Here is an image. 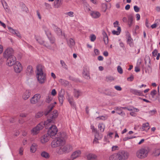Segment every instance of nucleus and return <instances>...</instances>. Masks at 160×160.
<instances>
[{"mask_svg": "<svg viewBox=\"0 0 160 160\" xmlns=\"http://www.w3.org/2000/svg\"><path fill=\"white\" fill-rule=\"evenodd\" d=\"M106 118L105 116H102L100 117H98L96 118V119L97 120H105L106 119Z\"/></svg>", "mask_w": 160, "mask_h": 160, "instance_id": "obj_45", "label": "nucleus"}, {"mask_svg": "<svg viewBox=\"0 0 160 160\" xmlns=\"http://www.w3.org/2000/svg\"><path fill=\"white\" fill-rule=\"evenodd\" d=\"M23 148L22 147H21L19 148V153L20 155H22L23 154Z\"/></svg>", "mask_w": 160, "mask_h": 160, "instance_id": "obj_58", "label": "nucleus"}, {"mask_svg": "<svg viewBox=\"0 0 160 160\" xmlns=\"http://www.w3.org/2000/svg\"><path fill=\"white\" fill-rule=\"evenodd\" d=\"M132 112H131L130 113V114L133 117H136L137 115V114L135 112H134L133 111H132Z\"/></svg>", "mask_w": 160, "mask_h": 160, "instance_id": "obj_57", "label": "nucleus"}, {"mask_svg": "<svg viewBox=\"0 0 160 160\" xmlns=\"http://www.w3.org/2000/svg\"><path fill=\"white\" fill-rule=\"evenodd\" d=\"M102 11L105 12L107 9V6L106 3H103L102 5Z\"/></svg>", "mask_w": 160, "mask_h": 160, "instance_id": "obj_43", "label": "nucleus"}, {"mask_svg": "<svg viewBox=\"0 0 160 160\" xmlns=\"http://www.w3.org/2000/svg\"><path fill=\"white\" fill-rule=\"evenodd\" d=\"M91 129H92V132H97V129L94 128V126L93 125H91Z\"/></svg>", "mask_w": 160, "mask_h": 160, "instance_id": "obj_59", "label": "nucleus"}, {"mask_svg": "<svg viewBox=\"0 0 160 160\" xmlns=\"http://www.w3.org/2000/svg\"><path fill=\"white\" fill-rule=\"evenodd\" d=\"M41 156L46 158H48L50 157L49 154L45 151H43L41 154Z\"/></svg>", "mask_w": 160, "mask_h": 160, "instance_id": "obj_34", "label": "nucleus"}, {"mask_svg": "<svg viewBox=\"0 0 160 160\" xmlns=\"http://www.w3.org/2000/svg\"><path fill=\"white\" fill-rule=\"evenodd\" d=\"M98 128L101 132H103L105 128V125L103 123H99L98 125Z\"/></svg>", "mask_w": 160, "mask_h": 160, "instance_id": "obj_38", "label": "nucleus"}, {"mask_svg": "<svg viewBox=\"0 0 160 160\" xmlns=\"http://www.w3.org/2000/svg\"><path fill=\"white\" fill-rule=\"evenodd\" d=\"M118 31L115 30H113L112 31V33L114 35H119L121 31V28L120 27H118L117 28Z\"/></svg>", "mask_w": 160, "mask_h": 160, "instance_id": "obj_37", "label": "nucleus"}, {"mask_svg": "<svg viewBox=\"0 0 160 160\" xmlns=\"http://www.w3.org/2000/svg\"><path fill=\"white\" fill-rule=\"evenodd\" d=\"M63 0H55L54 6L55 8H58L62 4Z\"/></svg>", "mask_w": 160, "mask_h": 160, "instance_id": "obj_17", "label": "nucleus"}, {"mask_svg": "<svg viewBox=\"0 0 160 160\" xmlns=\"http://www.w3.org/2000/svg\"><path fill=\"white\" fill-rule=\"evenodd\" d=\"M72 150V147L70 145H67L64 146H61L57 148L56 152L59 154L67 153Z\"/></svg>", "mask_w": 160, "mask_h": 160, "instance_id": "obj_5", "label": "nucleus"}, {"mask_svg": "<svg viewBox=\"0 0 160 160\" xmlns=\"http://www.w3.org/2000/svg\"><path fill=\"white\" fill-rule=\"evenodd\" d=\"M58 134H59V136L56 137L52 142L51 146L52 148H56L61 145L63 143L64 138L65 136V134L60 133Z\"/></svg>", "mask_w": 160, "mask_h": 160, "instance_id": "obj_3", "label": "nucleus"}, {"mask_svg": "<svg viewBox=\"0 0 160 160\" xmlns=\"http://www.w3.org/2000/svg\"><path fill=\"white\" fill-rule=\"evenodd\" d=\"M7 58L6 64L9 66L14 65L16 62V58L14 56H11Z\"/></svg>", "mask_w": 160, "mask_h": 160, "instance_id": "obj_9", "label": "nucleus"}, {"mask_svg": "<svg viewBox=\"0 0 160 160\" xmlns=\"http://www.w3.org/2000/svg\"><path fill=\"white\" fill-rule=\"evenodd\" d=\"M114 88L118 91H120L122 90V88L119 86H115L114 87Z\"/></svg>", "mask_w": 160, "mask_h": 160, "instance_id": "obj_56", "label": "nucleus"}, {"mask_svg": "<svg viewBox=\"0 0 160 160\" xmlns=\"http://www.w3.org/2000/svg\"><path fill=\"white\" fill-rule=\"evenodd\" d=\"M57 132L58 129L56 126L55 125L52 126L49 128V129L48 130L47 134L41 137V142L44 143L48 142L49 140L48 137L52 138L56 134Z\"/></svg>", "mask_w": 160, "mask_h": 160, "instance_id": "obj_2", "label": "nucleus"}, {"mask_svg": "<svg viewBox=\"0 0 160 160\" xmlns=\"http://www.w3.org/2000/svg\"><path fill=\"white\" fill-rule=\"evenodd\" d=\"M102 34L103 35V40L104 41V43L105 44H107L108 43V37L107 35L104 31H103L102 32Z\"/></svg>", "mask_w": 160, "mask_h": 160, "instance_id": "obj_27", "label": "nucleus"}, {"mask_svg": "<svg viewBox=\"0 0 160 160\" xmlns=\"http://www.w3.org/2000/svg\"><path fill=\"white\" fill-rule=\"evenodd\" d=\"M82 94V92L79 90L74 89V97L78 98Z\"/></svg>", "mask_w": 160, "mask_h": 160, "instance_id": "obj_28", "label": "nucleus"}, {"mask_svg": "<svg viewBox=\"0 0 160 160\" xmlns=\"http://www.w3.org/2000/svg\"><path fill=\"white\" fill-rule=\"evenodd\" d=\"M58 116V113L57 110H54L53 112L49 114V115L47 117V120L44 122H41L38 124L37 126L33 128L32 130V132L33 134H37L38 133L39 131L42 130L44 127L45 128L49 129V128L52 126L50 123H53L55 119H56Z\"/></svg>", "mask_w": 160, "mask_h": 160, "instance_id": "obj_1", "label": "nucleus"}, {"mask_svg": "<svg viewBox=\"0 0 160 160\" xmlns=\"http://www.w3.org/2000/svg\"><path fill=\"white\" fill-rule=\"evenodd\" d=\"M109 160H120L117 153H114L111 155L109 158Z\"/></svg>", "mask_w": 160, "mask_h": 160, "instance_id": "obj_25", "label": "nucleus"}, {"mask_svg": "<svg viewBox=\"0 0 160 160\" xmlns=\"http://www.w3.org/2000/svg\"><path fill=\"white\" fill-rule=\"evenodd\" d=\"M96 39V37L94 34H92L90 36V40L92 42L94 41Z\"/></svg>", "mask_w": 160, "mask_h": 160, "instance_id": "obj_49", "label": "nucleus"}, {"mask_svg": "<svg viewBox=\"0 0 160 160\" xmlns=\"http://www.w3.org/2000/svg\"><path fill=\"white\" fill-rule=\"evenodd\" d=\"M52 99V97L51 96V95H49L47 97L46 99V102L47 103H49L51 102Z\"/></svg>", "mask_w": 160, "mask_h": 160, "instance_id": "obj_42", "label": "nucleus"}, {"mask_svg": "<svg viewBox=\"0 0 160 160\" xmlns=\"http://www.w3.org/2000/svg\"><path fill=\"white\" fill-rule=\"evenodd\" d=\"M115 110L116 111V112L121 116L124 117L125 116V112L122 111V108L121 107H116L115 108Z\"/></svg>", "mask_w": 160, "mask_h": 160, "instance_id": "obj_16", "label": "nucleus"}, {"mask_svg": "<svg viewBox=\"0 0 160 160\" xmlns=\"http://www.w3.org/2000/svg\"><path fill=\"white\" fill-rule=\"evenodd\" d=\"M94 52H95V54L96 55H98L99 54V52L98 49H95L94 50Z\"/></svg>", "mask_w": 160, "mask_h": 160, "instance_id": "obj_64", "label": "nucleus"}, {"mask_svg": "<svg viewBox=\"0 0 160 160\" xmlns=\"http://www.w3.org/2000/svg\"><path fill=\"white\" fill-rule=\"evenodd\" d=\"M89 74V68L87 67H84L82 72L83 77L86 79H90Z\"/></svg>", "mask_w": 160, "mask_h": 160, "instance_id": "obj_13", "label": "nucleus"}, {"mask_svg": "<svg viewBox=\"0 0 160 160\" xmlns=\"http://www.w3.org/2000/svg\"><path fill=\"white\" fill-rule=\"evenodd\" d=\"M81 152L79 151H76L74 152L71 155L72 160H73L78 157L80 154Z\"/></svg>", "mask_w": 160, "mask_h": 160, "instance_id": "obj_22", "label": "nucleus"}, {"mask_svg": "<svg viewBox=\"0 0 160 160\" xmlns=\"http://www.w3.org/2000/svg\"><path fill=\"white\" fill-rule=\"evenodd\" d=\"M113 134V133L112 132H109L108 135H107V137L108 138H112V135Z\"/></svg>", "mask_w": 160, "mask_h": 160, "instance_id": "obj_63", "label": "nucleus"}, {"mask_svg": "<svg viewBox=\"0 0 160 160\" xmlns=\"http://www.w3.org/2000/svg\"><path fill=\"white\" fill-rule=\"evenodd\" d=\"M148 153V151L147 149L142 148L137 151L136 155L138 158L142 159L146 157Z\"/></svg>", "mask_w": 160, "mask_h": 160, "instance_id": "obj_7", "label": "nucleus"}, {"mask_svg": "<svg viewBox=\"0 0 160 160\" xmlns=\"http://www.w3.org/2000/svg\"><path fill=\"white\" fill-rule=\"evenodd\" d=\"M44 114V113L43 112H38L35 115V117L37 118H39L41 117L43 114Z\"/></svg>", "mask_w": 160, "mask_h": 160, "instance_id": "obj_39", "label": "nucleus"}, {"mask_svg": "<svg viewBox=\"0 0 160 160\" xmlns=\"http://www.w3.org/2000/svg\"><path fill=\"white\" fill-rule=\"evenodd\" d=\"M60 81L62 85L65 87L67 86L69 83L68 81Z\"/></svg>", "mask_w": 160, "mask_h": 160, "instance_id": "obj_47", "label": "nucleus"}, {"mask_svg": "<svg viewBox=\"0 0 160 160\" xmlns=\"http://www.w3.org/2000/svg\"><path fill=\"white\" fill-rule=\"evenodd\" d=\"M133 16L132 14L129 15L128 17V24L129 27H131L132 23Z\"/></svg>", "mask_w": 160, "mask_h": 160, "instance_id": "obj_29", "label": "nucleus"}, {"mask_svg": "<svg viewBox=\"0 0 160 160\" xmlns=\"http://www.w3.org/2000/svg\"><path fill=\"white\" fill-rule=\"evenodd\" d=\"M37 69L38 71L36 75L37 80H45L46 75L43 72L42 66H38L37 67Z\"/></svg>", "mask_w": 160, "mask_h": 160, "instance_id": "obj_6", "label": "nucleus"}, {"mask_svg": "<svg viewBox=\"0 0 160 160\" xmlns=\"http://www.w3.org/2000/svg\"><path fill=\"white\" fill-rule=\"evenodd\" d=\"M150 128L149 126V124L148 122L144 123L143 124L142 127V128H140L141 131H144L145 130V128H147L148 130Z\"/></svg>", "mask_w": 160, "mask_h": 160, "instance_id": "obj_32", "label": "nucleus"}, {"mask_svg": "<svg viewBox=\"0 0 160 160\" xmlns=\"http://www.w3.org/2000/svg\"><path fill=\"white\" fill-rule=\"evenodd\" d=\"M14 69L16 73H20L22 69V67L21 63L19 62H17L14 65Z\"/></svg>", "mask_w": 160, "mask_h": 160, "instance_id": "obj_11", "label": "nucleus"}, {"mask_svg": "<svg viewBox=\"0 0 160 160\" xmlns=\"http://www.w3.org/2000/svg\"><path fill=\"white\" fill-rule=\"evenodd\" d=\"M118 24H119V22L117 21H116L113 23L114 26L115 27H118Z\"/></svg>", "mask_w": 160, "mask_h": 160, "instance_id": "obj_61", "label": "nucleus"}, {"mask_svg": "<svg viewBox=\"0 0 160 160\" xmlns=\"http://www.w3.org/2000/svg\"><path fill=\"white\" fill-rule=\"evenodd\" d=\"M67 95L68 96V100L69 103L70 104L71 106L72 107H75L76 105L74 102L73 101V98L72 97H70L69 95L68 92H67Z\"/></svg>", "mask_w": 160, "mask_h": 160, "instance_id": "obj_21", "label": "nucleus"}, {"mask_svg": "<svg viewBox=\"0 0 160 160\" xmlns=\"http://www.w3.org/2000/svg\"><path fill=\"white\" fill-rule=\"evenodd\" d=\"M134 9L136 12H138L140 11V8L136 5L134 6Z\"/></svg>", "mask_w": 160, "mask_h": 160, "instance_id": "obj_53", "label": "nucleus"}, {"mask_svg": "<svg viewBox=\"0 0 160 160\" xmlns=\"http://www.w3.org/2000/svg\"><path fill=\"white\" fill-rule=\"evenodd\" d=\"M118 153L120 160H126L129 156V153L127 152L124 150L120 151Z\"/></svg>", "mask_w": 160, "mask_h": 160, "instance_id": "obj_8", "label": "nucleus"}, {"mask_svg": "<svg viewBox=\"0 0 160 160\" xmlns=\"http://www.w3.org/2000/svg\"><path fill=\"white\" fill-rule=\"evenodd\" d=\"M54 31L58 35H62V31L60 29L54 25Z\"/></svg>", "mask_w": 160, "mask_h": 160, "instance_id": "obj_33", "label": "nucleus"}, {"mask_svg": "<svg viewBox=\"0 0 160 160\" xmlns=\"http://www.w3.org/2000/svg\"><path fill=\"white\" fill-rule=\"evenodd\" d=\"M102 138V136L101 135H100L97 132H96L95 135V138L97 140L100 139Z\"/></svg>", "mask_w": 160, "mask_h": 160, "instance_id": "obj_41", "label": "nucleus"}, {"mask_svg": "<svg viewBox=\"0 0 160 160\" xmlns=\"http://www.w3.org/2000/svg\"><path fill=\"white\" fill-rule=\"evenodd\" d=\"M54 106H55L52 103L48 107V109L44 112V114L45 116H47V117L49 115V114L53 112H53H51V111H52Z\"/></svg>", "mask_w": 160, "mask_h": 160, "instance_id": "obj_14", "label": "nucleus"}, {"mask_svg": "<svg viewBox=\"0 0 160 160\" xmlns=\"http://www.w3.org/2000/svg\"><path fill=\"white\" fill-rule=\"evenodd\" d=\"M57 94V92L55 89L52 90L51 92V94L53 96H55Z\"/></svg>", "mask_w": 160, "mask_h": 160, "instance_id": "obj_60", "label": "nucleus"}, {"mask_svg": "<svg viewBox=\"0 0 160 160\" xmlns=\"http://www.w3.org/2000/svg\"><path fill=\"white\" fill-rule=\"evenodd\" d=\"M14 51L12 48H8L3 53V56L5 58H8L9 57L14 56L13 55Z\"/></svg>", "mask_w": 160, "mask_h": 160, "instance_id": "obj_10", "label": "nucleus"}, {"mask_svg": "<svg viewBox=\"0 0 160 160\" xmlns=\"http://www.w3.org/2000/svg\"><path fill=\"white\" fill-rule=\"evenodd\" d=\"M68 43L69 47L71 48L75 44L74 41L72 39L70 38L68 41Z\"/></svg>", "mask_w": 160, "mask_h": 160, "instance_id": "obj_35", "label": "nucleus"}, {"mask_svg": "<svg viewBox=\"0 0 160 160\" xmlns=\"http://www.w3.org/2000/svg\"><path fill=\"white\" fill-rule=\"evenodd\" d=\"M4 3L5 6H4V5L3 2H2V5L3 6V7L5 9H8V6L7 3L4 1Z\"/></svg>", "mask_w": 160, "mask_h": 160, "instance_id": "obj_55", "label": "nucleus"}, {"mask_svg": "<svg viewBox=\"0 0 160 160\" xmlns=\"http://www.w3.org/2000/svg\"><path fill=\"white\" fill-rule=\"evenodd\" d=\"M45 31L49 39V41L46 42L44 44V45L50 49L53 50L54 46V38H52L51 37V33L49 30H48L47 31Z\"/></svg>", "mask_w": 160, "mask_h": 160, "instance_id": "obj_4", "label": "nucleus"}, {"mask_svg": "<svg viewBox=\"0 0 160 160\" xmlns=\"http://www.w3.org/2000/svg\"><path fill=\"white\" fill-rule=\"evenodd\" d=\"M91 16L94 18H98L101 15L100 13L98 12H93L91 13Z\"/></svg>", "mask_w": 160, "mask_h": 160, "instance_id": "obj_31", "label": "nucleus"}, {"mask_svg": "<svg viewBox=\"0 0 160 160\" xmlns=\"http://www.w3.org/2000/svg\"><path fill=\"white\" fill-rule=\"evenodd\" d=\"M44 4L47 9H48L51 8V5L45 2Z\"/></svg>", "mask_w": 160, "mask_h": 160, "instance_id": "obj_62", "label": "nucleus"}, {"mask_svg": "<svg viewBox=\"0 0 160 160\" xmlns=\"http://www.w3.org/2000/svg\"><path fill=\"white\" fill-rule=\"evenodd\" d=\"M65 90L63 89H61L59 92L58 93V98L60 103L61 105L62 104L63 101L65 99L64 96V95Z\"/></svg>", "mask_w": 160, "mask_h": 160, "instance_id": "obj_12", "label": "nucleus"}, {"mask_svg": "<svg viewBox=\"0 0 160 160\" xmlns=\"http://www.w3.org/2000/svg\"><path fill=\"white\" fill-rule=\"evenodd\" d=\"M87 157L88 160H96L98 159L97 156L92 153H89Z\"/></svg>", "mask_w": 160, "mask_h": 160, "instance_id": "obj_23", "label": "nucleus"}, {"mask_svg": "<svg viewBox=\"0 0 160 160\" xmlns=\"http://www.w3.org/2000/svg\"><path fill=\"white\" fill-rule=\"evenodd\" d=\"M121 108H122V109H127L129 111H133L137 112H138L139 111V110L138 109L131 106L129 107H121Z\"/></svg>", "mask_w": 160, "mask_h": 160, "instance_id": "obj_20", "label": "nucleus"}, {"mask_svg": "<svg viewBox=\"0 0 160 160\" xmlns=\"http://www.w3.org/2000/svg\"><path fill=\"white\" fill-rule=\"evenodd\" d=\"M26 73L28 75L30 76L33 73L32 67L31 66H28L26 69Z\"/></svg>", "mask_w": 160, "mask_h": 160, "instance_id": "obj_24", "label": "nucleus"}, {"mask_svg": "<svg viewBox=\"0 0 160 160\" xmlns=\"http://www.w3.org/2000/svg\"><path fill=\"white\" fill-rule=\"evenodd\" d=\"M127 43L128 44H129L131 47H132L134 46V43L133 42V40L132 38L130 36H129L127 40Z\"/></svg>", "mask_w": 160, "mask_h": 160, "instance_id": "obj_30", "label": "nucleus"}, {"mask_svg": "<svg viewBox=\"0 0 160 160\" xmlns=\"http://www.w3.org/2000/svg\"><path fill=\"white\" fill-rule=\"evenodd\" d=\"M31 95L30 91L29 90H27L24 93L23 95V98L24 100L28 99L30 97Z\"/></svg>", "mask_w": 160, "mask_h": 160, "instance_id": "obj_26", "label": "nucleus"}, {"mask_svg": "<svg viewBox=\"0 0 160 160\" xmlns=\"http://www.w3.org/2000/svg\"><path fill=\"white\" fill-rule=\"evenodd\" d=\"M41 97L40 95L38 94H36L31 99V102L32 104H35L38 102Z\"/></svg>", "mask_w": 160, "mask_h": 160, "instance_id": "obj_15", "label": "nucleus"}, {"mask_svg": "<svg viewBox=\"0 0 160 160\" xmlns=\"http://www.w3.org/2000/svg\"><path fill=\"white\" fill-rule=\"evenodd\" d=\"M105 91H108V92H106L105 93L106 95H108V96H114L113 93L112 92L109 91V90H108V89L106 90Z\"/></svg>", "mask_w": 160, "mask_h": 160, "instance_id": "obj_44", "label": "nucleus"}, {"mask_svg": "<svg viewBox=\"0 0 160 160\" xmlns=\"http://www.w3.org/2000/svg\"><path fill=\"white\" fill-rule=\"evenodd\" d=\"M131 92L133 94L139 96H144L143 92L142 91L134 89L130 90Z\"/></svg>", "mask_w": 160, "mask_h": 160, "instance_id": "obj_18", "label": "nucleus"}, {"mask_svg": "<svg viewBox=\"0 0 160 160\" xmlns=\"http://www.w3.org/2000/svg\"><path fill=\"white\" fill-rule=\"evenodd\" d=\"M117 70L118 72L120 74H122L123 73V70L121 67L119 66L118 67Z\"/></svg>", "mask_w": 160, "mask_h": 160, "instance_id": "obj_48", "label": "nucleus"}, {"mask_svg": "<svg viewBox=\"0 0 160 160\" xmlns=\"http://www.w3.org/2000/svg\"><path fill=\"white\" fill-rule=\"evenodd\" d=\"M157 91L156 90H153L151 92V95L152 98H153L154 96L156 94Z\"/></svg>", "mask_w": 160, "mask_h": 160, "instance_id": "obj_52", "label": "nucleus"}, {"mask_svg": "<svg viewBox=\"0 0 160 160\" xmlns=\"http://www.w3.org/2000/svg\"><path fill=\"white\" fill-rule=\"evenodd\" d=\"M37 145L35 143H33L30 148L31 152H36L37 149Z\"/></svg>", "mask_w": 160, "mask_h": 160, "instance_id": "obj_36", "label": "nucleus"}, {"mask_svg": "<svg viewBox=\"0 0 160 160\" xmlns=\"http://www.w3.org/2000/svg\"><path fill=\"white\" fill-rule=\"evenodd\" d=\"M74 12H67L65 13V14L68 15L70 17H73L74 16Z\"/></svg>", "mask_w": 160, "mask_h": 160, "instance_id": "obj_50", "label": "nucleus"}, {"mask_svg": "<svg viewBox=\"0 0 160 160\" xmlns=\"http://www.w3.org/2000/svg\"><path fill=\"white\" fill-rule=\"evenodd\" d=\"M36 40L40 44H43L44 43L43 41L40 38H38Z\"/></svg>", "mask_w": 160, "mask_h": 160, "instance_id": "obj_51", "label": "nucleus"}, {"mask_svg": "<svg viewBox=\"0 0 160 160\" xmlns=\"http://www.w3.org/2000/svg\"><path fill=\"white\" fill-rule=\"evenodd\" d=\"M158 50L156 49H155L152 52V55L156 57L158 55Z\"/></svg>", "mask_w": 160, "mask_h": 160, "instance_id": "obj_54", "label": "nucleus"}, {"mask_svg": "<svg viewBox=\"0 0 160 160\" xmlns=\"http://www.w3.org/2000/svg\"><path fill=\"white\" fill-rule=\"evenodd\" d=\"M60 63L62 65V66L66 70H67L68 69V68L67 66L66 65L64 62L62 60H61L60 61Z\"/></svg>", "mask_w": 160, "mask_h": 160, "instance_id": "obj_40", "label": "nucleus"}, {"mask_svg": "<svg viewBox=\"0 0 160 160\" xmlns=\"http://www.w3.org/2000/svg\"><path fill=\"white\" fill-rule=\"evenodd\" d=\"M154 153L156 156H159L160 154V149H158L156 150L154 152Z\"/></svg>", "mask_w": 160, "mask_h": 160, "instance_id": "obj_46", "label": "nucleus"}, {"mask_svg": "<svg viewBox=\"0 0 160 160\" xmlns=\"http://www.w3.org/2000/svg\"><path fill=\"white\" fill-rule=\"evenodd\" d=\"M8 29L9 31L13 34L16 35L19 38H21L20 34L19 32L17 30H14L11 27H8Z\"/></svg>", "mask_w": 160, "mask_h": 160, "instance_id": "obj_19", "label": "nucleus"}]
</instances>
